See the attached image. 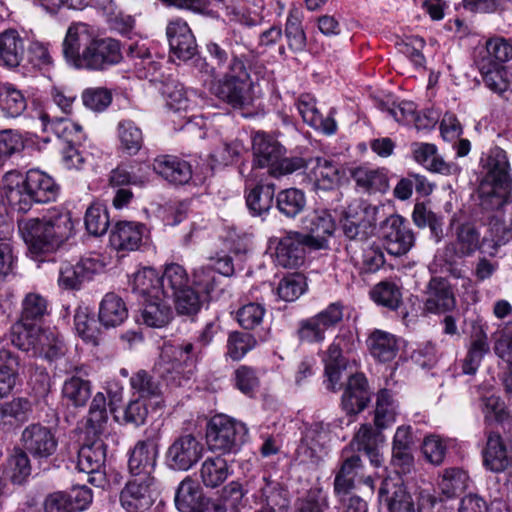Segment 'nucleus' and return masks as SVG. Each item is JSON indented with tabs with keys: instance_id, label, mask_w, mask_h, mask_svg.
<instances>
[{
	"instance_id": "nucleus-40",
	"label": "nucleus",
	"mask_w": 512,
	"mask_h": 512,
	"mask_svg": "<svg viewBox=\"0 0 512 512\" xmlns=\"http://www.w3.org/2000/svg\"><path fill=\"white\" fill-rule=\"evenodd\" d=\"M160 284L162 295L170 300L171 296L190 287L189 276L186 269L176 263L169 264L165 267L163 274L160 276Z\"/></svg>"
},
{
	"instance_id": "nucleus-7",
	"label": "nucleus",
	"mask_w": 512,
	"mask_h": 512,
	"mask_svg": "<svg viewBox=\"0 0 512 512\" xmlns=\"http://www.w3.org/2000/svg\"><path fill=\"white\" fill-rule=\"evenodd\" d=\"M377 207L360 199L348 205L341 219L343 234L349 240L365 241L373 233Z\"/></svg>"
},
{
	"instance_id": "nucleus-4",
	"label": "nucleus",
	"mask_w": 512,
	"mask_h": 512,
	"mask_svg": "<svg viewBox=\"0 0 512 512\" xmlns=\"http://www.w3.org/2000/svg\"><path fill=\"white\" fill-rule=\"evenodd\" d=\"M252 86L244 61L238 57H232L223 77L212 82L210 91L233 108H243L253 101Z\"/></svg>"
},
{
	"instance_id": "nucleus-9",
	"label": "nucleus",
	"mask_w": 512,
	"mask_h": 512,
	"mask_svg": "<svg viewBox=\"0 0 512 512\" xmlns=\"http://www.w3.org/2000/svg\"><path fill=\"white\" fill-rule=\"evenodd\" d=\"M204 446L193 434L177 437L165 453V463L173 471H188L202 458Z\"/></svg>"
},
{
	"instance_id": "nucleus-25",
	"label": "nucleus",
	"mask_w": 512,
	"mask_h": 512,
	"mask_svg": "<svg viewBox=\"0 0 512 512\" xmlns=\"http://www.w3.org/2000/svg\"><path fill=\"white\" fill-rule=\"evenodd\" d=\"M363 465L359 455L344 457L335 471L334 494L336 496L352 493L356 488V483L363 478Z\"/></svg>"
},
{
	"instance_id": "nucleus-19",
	"label": "nucleus",
	"mask_w": 512,
	"mask_h": 512,
	"mask_svg": "<svg viewBox=\"0 0 512 512\" xmlns=\"http://www.w3.org/2000/svg\"><path fill=\"white\" fill-rule=\"evenodd\" d=\"M309 239L303 233L289 231L279 238L275 247V262L284 268H297L305 258L306 247H310Z\"/></svg>"
},
{
	"instance_id": "nucleus-3",
	"label": "nucleus",
	"mask_w": 512,
	"mask_h": 512,
	"mask_svg": "<svg viewBox=\"0 0 512 512\" xmlns=\"http://www.w3.org/2000/svg\"><path fill=\"white\" fill-rule=\"evenodd\" d=\"M217 327L213 322L205 325L196 343H185L175 347H166L156 364L160 377L168 382L181 385L185 374H191L196 362L201 357L203 348L213 340Z\"/></svg>"
},
{
	"instance_id": "nucleus-54",
	"label": "nucleus",
	"mask_w": 512,
	"mask_h": 512,
	"mask_svg": "<svg viewBox=\"0 0 512 512\" xmlns=\"http://www.w3.org/2000/svg\"><path fill=\"white\" fill-rule=\"evenodd\" d=\"M153 171L176 185L186 184L192 177L189 162H154Z\"/></svg>"
},
{
	"instance_id": "nucleus-15",
	"label": "nucleus",
	"mask_w": 512,
	"mask_h": 512,
	"mask_svg": "<svg viewBox=\"0 0 512 512\" xmlns=\"http://www.w3.org/2000/svg\"><path fill=\"white\" fill-rule=\"evenodd\" d=\"M381 236L387 252L393 256L405 255L415 243L414 233L400 215H391L382 223Z\"/></svg>"
},
{
	"instance_id": "nucleus-24",
	"label": "nucleus",
	"mask_w": 512,
	"mask_h": 512,
	"mask_svg": "<svg viewBox=\"0 0 512 512\" xmlns=\"http://www.w3.org/2000/svg\"><path fill=\"white\" fill-rule=\"evenodd\" d=\"M303 233L309 239L310 247L321 249L326 246L327 239L335 231V222L327 210H314L303 220Z\"/></svg>"
},
{
	"instance_id": "nucleus-63",
	"label": "nucleus",
	"mask_w": 512,
	"mask_h": 512,
	"mask_svg": "<svg viewBox=\"0 0 512 512\" xmlns=\"http://www.w3.org/2000/svg\"><path fill=\"white\" fill-rule=\"evenodd\" d=\"M306 286V279L303 274L291 273L280 280L277 287V294L280 299L286 302H292L305 292Z\"/></svg>"
},
{
	"instance_id": "nucleus-28",
	"label": "nucleus",
	"mask_w": 512,
	"mask_h": 512,
	"mask_svg": "<svg viewBox=\"0 0 512 512\" xmlns=\"http://www.w3.org/2000/svg\"><path fill=\"white\" fill-rule=\"evenodd\" d=\"M144 225L129 221H119L111 230L109 241L117 251H134L139 248L144 232Z\"/></svg>"
},
{
	"instance_id": "nucleus-26",
	"label": "nucleus",
	"mask_w": 512,
	"mask_h": 512,
	"mask_svg": "<svg viewBox=\"0 0 512 512\" xmlns=\"http://www.w3.org/2000/svg\"><path fill=\"white\" fill-rule=\"evenodd\" d=\"M482 457L483 465L487 470L493 473L508 471L512 474V457L508 455L506 446L498 433H489Z\"/></svg>"
},
{
	"instance_id": "nucleus-36",
	"label": "nucleus",
	"mask_w": 512,
	"mask_h": 512,
	"mask_svg": "<svg viewBox=\"0 0 512 512\" xmlns=\"http://www.w3.org/2000/svg\"><path fill=\"white\" fill-rule=\"evenodd\" d=\"M25 43L18 31L7 29L0 33V65L14 68L20 65Z\"/></svg>"
},
{
	"instance_id": "nucleus-49",
	"label": "nucleus",
	"mask_w": 512,
	"mask_h": 512,
	"mask_svg": "<svg viewBox=\"0 0 512 512\" xmlns=\"http://www.w3.org/2000/svg\"><path fill=\"white\" fill-rule=\"evenodd\" d=\"M193 285L199 292L211 299L223 291L222 278L212 268V265H203L194 270Z\"/></svg>"
},
{
	"instance_id": "nucleus-47",
	"label": "nucleus",
	"mask_w": 512,
	"mask_h": 512,
	"mask_svg": "<svg viewBox=\"0 0 512 512\" xmlns=\"http://www.w3.org/2000/svg\"><path fill=\"white\" fill-rule=\"evenodd\" d=\"M19 360L10 350H0V397L10 393L18 379Z\"/></svg>"
},
{
	"instance_id": "nucleus-59",
	"label": "nucleus",
	"mask_w": 512,
	"mask_h": 512,
	"mask_svg": "<svg viewBox=\"0 0 512 512\" xmlns=\"http://www.w3.org/2000/svg\"><path fill=\"white\" fill-rule=\"evenodd\" d=\"M84 223L90 235L96 237L104 235L110 223L107 208L100 203H93L86 210Z\"/></svg>"
},
{
	"instance_id": "nucleus-1",
	"label": "nucleus",
	"mask_w": 512,
	"mask_h": 512,
	"mask_svg": "<svg viewBox=\"0 0 512 512\" xmlns=\"http://www.w3.org/2000/svg\"><path fill=\"white\" fill-rule=\"evenodd\" d=\"M477 194L482 213L487 214L488 235L483 244L491 241L490 255L512 240V178L509 162H486L483 166Z\"/></svg>"
},
{
	"instance_id": "nucleus-41",
	"label": "nucleus",
	"mask_w": 512,
	"mask_h": 512,
	"mask_svg": "<svg viewBox=\"0 0 512 512\" xmlns=\"http://www.w3.org/2000/svg\"><path fill=\"white\" fill-rule=\"evenodd\" d=\"M31 406L28 400L15 398L0 404L2 431H10L14 426L28 420Z\"/></svg>"
},
{
	"instance_id": "nucleus-52",
	"label": "nucleus",
	"mask_w": 512,
	"mask_h": 512,
	"mask_svg": "<svg viewBox=\"0 0 512 512\" xmlns=\"http://www.w3.org/2000/svg\"><path fill=\"white\" fill-rule=\"evenodd\" d=\"M356 184L369 192H385L388 189V178L379 169L358 167L351 171Z\"/></svg>"
},
{
	"instance_id": "nucleus-55",
	"label": "nucleus",
	"mask_w": 512,
	"mask_h": 512,
	"mask_svg": "<svg viewBox=\"0 0 512 512\" xmlns=\"http://www.w3.org/2000/svg\"><path fill=\"white\" fill-rule=\"evenodd\" d=\"M166 105L173 111L187 110L191 105V93L176 79L167 80L162 87Z\"/></svg>"
},
{
	"instance_id": "nucleus-38",
	"label": "nucleus",
	"mask_w": 512,
	"mask_h": 512,
	"mask_svg": "<svg viewBox=\"0 0 512 512\" xmlns=\"http://www.w3.org/2000/svg\"><path fill=\"white\" fill-rule=\"evenodd\" d=\"M258 497L261 506L277 512H286L289 506L287 491L278 481L269 477L262 478L258 489Z\"/></svg>"
},
{
	"instance_id": "nucleus-39",
	"label": "nucleus",
	"mask_w": 512,
	"mask_h": 512,
	"mask_svg": "<svg viewBox=\"0 0 512 512\" xmlns=\"http://www.w3.org/2000/svg\"><path fill=\"white\" fill-rule=\"evenodd\" d=\"M315 186L321 190H331L347 178L346 170L340 162H316L312 169Z\"/></svg>"
},
{
	"instance_id": "nucleus-5",
	"label": "nucleus",
	"mask_w": 512,
	"mask_h": 512,
	"mask_svg": "<svg viewBox=\"0 0 512 512\" xmlns=\"http://www.w3.org/2000/svg\"><path fill=\"white\" fill-rule=\"evenodd\" d=\"M246 425L227 415L213 416L207 425L206 440L210 450L222 454L236 453L246 441Z\"/></svg>"
},
{
	"instance_id": "nucleus-17",
	"label": "nucleus",
	"mask_w": 512,
	"mask_h": 512,
	"mask_svg": "<svg viewBox=\"0 0 512 512\" xmlns=\"http://www.w3.org/2000/svg\"><path fill=\"white\" fill-rule=\"evenodd\" d=\"M158 445L152 440L138 441L130 453L128 471L130 478L157 481L154 476Z\"/></svg>"
},
{
	"instance_id": "nucleus-35",
	"label": "nucleus",
	"mask_w": 512,
	"mask_h": 512,
	"mask_svg": "<svg viewBox=\"0 0 512 512\" xmlns=\"http://www.w3.org/2000/svg\"><path fill=\"white\" fill-rule=\"evenodd\" d=\"M43 333L44 330L36 323L17 321L11 328L10 342L19 350L32 352L35 355Z\"/></svg>"
},
{
	"instance_id": "nucleus-27",
	"label": "nucleus",
	"mask_w": 512,
	"mask_h": 512,
	"mask_svg": "<svg viewBox=\"0 0 512 512\" xmlns=\"http://www.w3.org/2000/svg\"><path fill=\"white\" fill-rule=\"evenodd\" d=\"M33 203H48L57 198L59 187L51 176L39 169H30L23 177Z\"/></svg>"
},
{
	"instance_id": "nucleus-51",
	"label": "nucleus",
	"mask_w": 512,
	"mask_h": 512,
	"mask_svg": "<svg viewBox=\"0 0 512 512\" xmlns=\"http://www.w3.org/2000/svg\"><path fill=\"white\" fill-rule=\"evenodd\" d=\"M27 109V100L22 91L4 85L0 89V110L6 118H17Z\"/></svg>"
},
{
	"instance_id": "nucleus-2",
	"label": "nucleus",
	"mask_w": 512,
	"mask_h": 512,
	"mask_svg": "<svg viewBox=\"0 0 512 512\" xmlns=\"http://www.w3.org/2000/svg\"><path fill=\"white\" fill-rule=\"evenodd\" d=\"M73 221L67 211H52L43 218L18 221V229L34 254L59 249L73 234Z\"/></svg>"
},
{
	"instance_id": "nucleus-44",
	"label": "nucleus",
	"mask_w": 512,
	"mask_h": 512,
	"mask_svg": "<svg viewBox=\"0 0 512 512\" xmlns=\"http://www.w3.org/2000/svg\"><path fill=\"white\" fill-rule=\"evenodd\" d=\"M33 107L30 117L39 119L44 131L52 130L59 136L62 134L67 137L82 133L83 128L80 124L65 118L51 119L49 114L39 105L33 103Z\"/></svg>"
},
{
	"instance_id": "nucleus-31",
	"label": "nucleus",
	"mask_w": 512,
	"mask_h": 512,
	"mask_svg": "<svg viewBox=\"0 0 512 512\" xmlns=\"http://www.w3.org/2000/svg\"><path fill=\"white\" fill-rule=\"evenodd\" d=\"M297 108L303 121L309 126L327 135L334 134L337 129L335 120L328 116L324 118L316 107V100L310 94H303L297 100Z\"/></svg>"
},
{
	"instance_id": "nucleus-32",
	"label": "nucleus",
	"mask_w": 512,
	"mask_h": 512,
	"mask_svg": "<svg viewBox=\"0 0 512 512\" xmlns=\"http://www.w3.org/2000/svg\"><path fill=\"white\" fill-rule=\"evenodd\" d=\"M412 434L410 427H398L392 445V464L397 473H408L413 465Z\"/></svg>"
},
{
	"instance_id": "nucleus-61",
	"label": "nucleus",
	"mask_w": 512,
	"mask_h": 512,
	"mask_svg": "<svg viewBox=\"0 0 512 512\" xmlns=\"http://www.w3.org/2000/svg\"><path fill=\"white\" fill-rule=\"evenodd\" d=\"M130 385L139 398H157L162 390L160 383L146 370H139L130 378Z\"/></svg>"
},
{
	"instance_id": "nucleus-64",
	"label": "nucleus",
	"mask_w": 512,
	"mask_h": 512,
	"mask_svg": "<svg viewBox=\"0 0 512 512\" xmlns=\"http://www.w3.org/2000/svg\"><path fill=\"white\" fill-rule=\"evenodd\" d=\"M372 299L379 305L396 310L402 303V294L397 285L391 282H380L371 291Z\"/></svg>"
},
{
	"instance_id": "nucleus-30",
	"label": "nucleus",
	"mask_w": 512,
	"mask_h": 512,
	"mask_svg": "<svg viewBox=\"0 0 512 512\" xmlns=\"http://www.w3.org/2000/svg\"><path fill=\"white\" fill-rule=\"evenodd\" d=\"M401 344V338L380 329L372 331L367 339L370 354L379 362L392 361L397 356Z\"/></svg>"
},
{
	"instance_id": "nucleus-60",
	"label": "nucleus",
	"mask_w": 512,
	"mask_h": 512,
	"mask_svg": "<svg viewBox=\"0 0 512 512\" xmlns=\"http://www.w3.org/2000/svg\"><path fill=\"white\" fill-rule=\"evenodd\" d=\"M329 440V427L322 422L312 424L306 429L302 438L301 449L310 451V457L317 456Z\"/></svg>"
},
{
	"instance_id": "nucleus-50",
	"label": "nucleus",
	"mask_w": 512,
	"mask_h": 512,
	"mask_svg": "<svg viewBox=\"0 0 512 512\" xmlns=\"http://www.w3.org/2000/svg\"><path fill=\"white\" fill-rule=\"evenodd\" d=\"M228 475V464L222 457L207 458L201 465L200 478L206 487H218L228 478Z\"/></svg>"
},
{
	"instance_id": "nucleus-58",
	"label": "nucleus",
	"mask_w": 512,
	"mask_h": 512,
	"mask_svg": "<svg viewBox=\"0 0 512 512\" xmlns=\"http://www.w3.org/2000/svg\"><path fill=\"white\" fill-rule=\"evenodd\" d=\"M129 54L136 60L134 65L140 77L156 79V73L160 70L161 63L153 59L148 48L144 45H131Z\"/></svg>"
},
{
	"instance_id": "nucleus-13",
	"label": "nucleus",
	"mask_w": 512,
	"mask_h": 512,
	"mask_svg": "<svg viewBox=\"0 0 512 512\" xmlns=\"http://www.w3.org/2000/svg\"><path fill=\"white\" fill-rule=\"evenodd\" d=\"M481 246V234L473 223L457 224L453 230V240L444 247L443 259L453 262L472 257Z\"/></svg>"
},
{
	"instance_id": "nucleus-34",
	"label": "nucleus",
	"mask_w": 512,
	"mask_h": 512,
	"mask_svg": "<svg viewBox=\"0 0 512 512\" xmlns=\"http://www.w3.org/2000/svg\"><path fill=\"white\" fill-rule=\"evenodd\" d=\"M384 442L381 431L374 430L370 425H362L355 434L352 444L358 451H363L371 464L379 467L383 463V456L379 451V445Z\"/></svg>"
},
{
	"instance_id": "nucleus-16",
	"label": "nucleus",
	"mask_w": 512,
	"mask_h": 512,
	"mask_svg": "<svg viewBox=\"0 0 512 512\" xmlns=\"http://www.w3.org/2000/svg\"><path fill=\"white\" fill-rule=\"evenodd\" d=\"M121 60L122 53L119 42L109 37L100 38L97 35L78 69L102 71L118 64Z\"/></svg>"
},
{
	"instance_id": "nucleus-22",
	"label": "nucleus",
	"mask_w": 512,
	"mask_h": 512,
	"mask_svg": "<svg viewBox=\"0 0 512 512\" xmlns=\"http://www.w3.org/2000/svg\"><path fill=\"white\" fill-rule=\"evenodd\" d=\"M379 502L389 512H419L415 508L413 498L407 492L400 478H386L382 481L379 493Z\"/></svg>"
},
{
	"instance_id": "nucleus-29",
	"label": "nucleus",
	"mask_w": 512,
	"mask_h": 512,
	"mask_svg": "<svg viewBox=\"0 0 512 512\" xmlns=\"http://www.w3.org/2000/svg\"><path fill=\"white\" fill-rule=\"evenodd\" d=\"M172 315L170 299L167 297L153 294L152 297L143 299L141 319L148 327H164L170 322Z\"/></svg>"
},
{
	"instance_id": "nucleus-37",
	"label": "nucleus",
	"mask_w": 512,
	"mask_h": 512,
	"mask_svg": "<svg viewBox=\"0 0 512 512\" xmlns=\"http://www.w3.org/2000/svg\"><path fill=\"white\" fill-rule=\"evenodd\" d=\"M90 260L63 261L59 267L58 284L66 290H78L92 274Z\"/></svg>"
},
{
	"instance_id": "nucleus-43",
	"label": "nucleus",
	"mask_w": 512,
	"mask_h": 512,
	"mask_svg": "<svg viewBox=\"0 0 512 512\" xmlns=\"http://www.w3.org/2000/svg\"><path fill=\"white\" fill-rule=\"evenodd\" d=\"M205 497L199 485L190 477H186L175 493V505L181 512H195Z\"/></svg>"
},
{
	"instance_id": "nucleus-56",
	"label": "nucleus",
	"mask_w": 512,
	"mask_h": 512,
	"mask_svg": "<svg viewBox=\"0 0 512 512\" xmlns=\"http://www.w3.org/2000/svg\"><path fill=\"white\" fill-rule=\"evenodd\" d=\"M276 205L280 213L286 217L294 218L304 210L306 197L304 192L299 189H285L278 193Z\"/></svg>"
},
{
	"instance_id": "nucleus-10",
	"label": "nucleus",
	"mask_w": 512,
	"mask_h": 512,
	"mask_svg": "<svg viewBox=\"0 0 512 512\" xmlns=\"http://www.w3.org/2000/svg\"><path fill=\"white\" fill-rule=\"evenodd\" d=\"M96 36L97 30L95 27L87 23L75 22L70 24L62 43V52L66 62L78 69Z\"/></svg>"
},
{
	"instance_id": "nucleus-20",
	"label": "nucleus",
	"mask_w": 512,
	"mask_h": 512,
	"mask_svg": "<svg viewBox=\"0 0 512 512\" xmlns=\"http://www.w3.org/2000/svg\"><path fill=\"white\" fill-rule=\"evenodd\" d=\"M166 35L174 57L188 61L196 55V40L185 21L179 18L171 20L166 27Z\"/></svg>"
},
{
	"instance_id": "nucleus-23",
	"label": "nucleus",
	"mask_w": 512,
	"mask_h": 512,
	"mask_svg": "<svg viewBox=\"0 0 512 512\" xmlns=\"http://www.w3.org/2000/svg\"><path fill=\"white\" fill-rule=\"evenodd\" d=\"M1 198L2 202L12 210L23 213L29 211L33 204L30 193L24 185L23 176L16 170L4 174Z\"/></svg>"
},
{
	"instance_id": "nucleus-14",
	"label": "nucleus",
	"mask_w": 512,
	"mask_h": 512,
	"mask_svg": "<svg viewBox=\"0 0 512 512\" xmlns=\"http://www.w3.org/2000/svg\"><path fill=\"white\" fill-rule=\"evenodd\" d=\"M20 442L22 448L38 461L49 459L58 447L54 432L40 423L26 426L21 433Z\"/></svg>"
},
{
	"instance_id": "nucleus-6",
	"label": "nucleus",
	"mask_w": 512,
	"mask_h": 512,
	"mask_svg": "<svg viewBox=\"0 0 512 512\" xmlns=\"http://www.w3.org/2000/svg\"><path fill=\"white\" fill-rule=\"evenodd\" d=\"M356 337L352 331L342 329L329 345L323 362L325 365L324 384L330 391H337L341 387L342 371L347 367L348 357L356 350Z\"/></svg>"
},
{
	"instance_id": "nucleus-33",
	"label": "nucleus",
	"mask_w": 512,
	"mask_h": 512,
	"mask_svg": "<svg viewBox=\"0 0 512 512\" xmlns=\"http://www.w3.org/2000/svg\"><path fill=\"white\" fill-rule=\"evenodd\" d=\"M128 318V308L117 294L107 293L99 305V323L105 328H116Z\"/></svg>"
},
{
	"instance_id": "nucleus-21",
	"label": "nucleus",
	"mask_w": 512,
	"mask_h": 512,
	"mask_svg": "<svg viewBox=\"0 0 512 512\" xmlns=\"http://www.w3.org/2000/svg\"><path fill=\"white\" fill-rule=\"evenodd\" d=\"M371 394L366 376L363 373L351 374L341 397L342 409L348 415L362 412L368 406Z\"/></svg>"
},
{
	"instance_id": "nucleus-42",
	"label": "nucleus",
	"mask_w": 512,
	"mask_h": 512,
	"mask_svg": "<svg viewBox=\"0 0 512 512\" xmlns=\"http://www.w3.org/2000/svg\"><path fill=\"white\" fill-rule=\"evenodd\" d=\"M252 149L257 160H289L284 158L286 153L284 146L265 132L258 131L254 134Z\"/></svg>"
},
{
	"instance_id": "nucleus-62",
	"label": "nucleus",
	"mask_w": 512,
	"mask_h": 512,
	"mask_svg": "<svg viewBox=\"0 0 512 512\" xmlns=\"http://www.w3.org/2000/svg\"><path fill=\"white\" fill-rule=\"evenodd\" d=\"M396 405L388 390H381L377 394L374 422L376 427L384 429L395 421Z\"/></svg>"
},
{
	"instance_id": "nucleus-48",
	"label": "nucleus",
	"mask_w": 512,
	"mask_h": 512,
	"mask_svg": "<svg viewBox=\"0 0 512 512\" xmlns=\"http://www.w3.org/2000/svg\"><path fill=\"white\" fill-rule=\"evenodd\" d=\"M414 224L419 228L429 227L431 236L439 243L443 237V221L426 203H416L412 213Z\"/></svg>"
},
{
	"instance_id": "nucleus-12",
	"label": "nucleus",
	"mask_w": 512,
	"mask_h": 512,
	"mask_svg": "<svg viewBox=\"0 0 512 512\" xmlns=\"http://www.w3.org/2000/svg\"><path fill=\"white\" fill-rule=\"evenodd\" d=\"M157 481L130 478L119 493V503L124 512H146L155 502Z\"/></svg>"
},
{
	"instance_id": "nucleus-8",
	"label": "nucleus",
	"mask_w": 512,
	"mask_h": 512,
	"mask_svg": "<svg viewBox=\"0 0 512 512\" xmlns=\"http://www.w3.org/2000/svg\"><path fill=\"white\" fill-rule=\"evenodd\" d=\"M106 449L105 442L99 437L90 442H85L78 449V470L87 474V481L91 485L99 488H105L107 484L105 472Z\"/></svg>"
},
{
	"instance_id": "nucleus-53",
	"label": "nucleus",
	"mask_w": 512,
	"mask_h": 512,
	"mask_svg": "<svg viewBox=\"0 0 512 512\" xmlns=\"http://www.w3.org/2000/svg\"><path fill=\"white\" fill-rule=\"evenodd\" d=\"M274 184L256 185L246 195V205L254 216H260L269 211L274 197Z\"/></svg>"
},
{
	"instance_id": "nucleus-46",
	"label": "nucleus",
	"mask_w": 512,
	"mask_h": 512,
	"mask_svg": "<svg viewBox=\"0 0 512 512\" xmlns=\"http://www.w3.org/2000/svg\"><path fill=\"white\" fill-rule=\"evenodd\" d=\"M79 370L78 367H75L76 374L68 377L62 387L63 397L75 407L84 406L92 393L90 382L77 375Z\"/></svg>"
},
{
	"instance_id": "nucleus-45",
	"label": "nucleus",
	"mask_w": 512,
	"mask_h": 512,
	"mask_svg": "<svg viewBox=\"0 0 512 512\" xmlns=\"http://www.w3.org/2000/svg\"><path fill=\"white\" fill-rule=\"evenodd\" d=\"M131 289L138 296L150 298L155 295H162L160 276L153 268H143L133 275Z\"/></svg>"
},
{
	"instance_id": "nucleus-57",
	"label": "nucleus",
	"mask_w": 512,
	"mask_h": 512,
	"mask_svg": "<svg viewBox=\"0 0 512 512\" xmlns=\"http://www.w3.org/2000/svg\"><path fill=\"white\" fill-rule=\"evenodd\" d=\"M118 136L121 148L128 156H134L141 149L143 135L139 127L131 120H122L118 123Z\"/></svg>"
},
{
	"instance_id": "nucleus-11",
	"label": "nucleus",
	"mask_w": 512,
	"mask_h": 512,
	"mask_svg": "<svg viewBox=\"0 0 512 512\" xmlns=\"http://www.w3.org/2000/svg\"><path fill=\"white\" fill-rule=\"evenodd\" d=\"M343 319V305L331 303L313 317L299 323L298 337L303 342L318 343L325 339V332L335 327Z\"/></svg>"
},
{
	"instance_id": "nucleus-18",
	"label": "nucleus",
	"mask_w": 512,
	"mask_h": 512,
	"mask_svg": "<svg viewBox=\"0 0 512 512\" xmlns=\"http://www.w3.org/2000/svg\"><path fill=\"white\" fill-rule=\"evenodd\" d=\"M457 302L450 282L444 277H432L424 292V309L432 314H447L456 308Z\"/></svg>"
}]
</instances>
